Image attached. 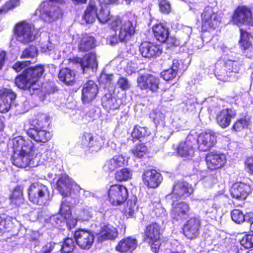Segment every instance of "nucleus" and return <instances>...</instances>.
Wrapping results in <instances>:
<instances>
[{"label": "nucleus", "mask_w": 253, "mask_h": 253, "mask_svg": "<svg viewBox=\"0 0 253 253\" xmlns=\"http://www.w3.org/2000/svg\"><path fill=\"white\" fill-rule=\"evenodd\" d=\"M137 86L142 90L156 92L159 88L160 79L151 74L140 75L137 79Z\"/></svg>", "instance_id": "11"}, {"label": "nucleus", "mask_w": 253, "mask_h": 253, "mask_svg": "<svg viewBox=\"0 0 253 253\" xmlns=\"http://www.w3.org/2000/svg\"><path fill=\"white\" fill-rule=\"evenodd\" d=\"M126 162L122 155H115L105 162L103 169L106 172H113L116 169L125 166Z\"/></svg>", "instance_id": "26"}, {"label": "nucleus", "mask_w": 253, "mask_h": 253, "mask_svg": "<svg viewBox=\"0 0 253 253\" xmlns=\"http://www.w3.org/2000/svg\"><path fill=\"white\" fill-rule=\"evenodd\" d=\"M147 151L146 146L143 143L137 144L131 150L133 155L139 158L143 157L146 154Z\"/></svg>", "instance_id": "50"}, {"label": "nucleus", "mask_w": 253, "mask_h": 253, "mask_svg": "<svg viewBox=\"0 0 253 253\" xmlns=\"http://www.w3.org/2000/svg\"><path fill=\"white\" fill-rule=\"evenodd\" d=\"M56 188L64 197L78 199L81 187L66 174L62 175L56 182Z\"/></svg>", "instance_id": "5"}, {"label": "nucleus", "mask_w": 253, "mask_h": 253, "mask_svg": "<svg viewBox=\"0 0 253 253\" xmlns=\"http://www.w3.org/2000/svg\"><path fill=\"white\" fill-rule=\"evenodd\" d=\"M60 213L59 214L62 215L65 219L69 218L71 215L70 206L69 202L66 200L62 201L59 210Z\"/></svg>", "instance_id": "53"}, {"label": "nucleus", "mask_w": 253, "mask_h": 253, "mask_svg": "<svg viewBox=\"0 0 253 253\" xmlns=\"http://www.w3.org/2000/svg\"><path fill=\"white\" fill-rule=\"evenodd\" d=\"M116 85L122 90H126L130 87V84L127 79L125 77H121L117 81Z\"/></svg>", "instance_id": "56"}, {"label": "nucleus", "mask_w": 253, "mask_h": 253, "mask_svg": "<svg viewBox=\"0 0 253 253\" xmlns=\"http://www.w3.org/2000/svg\"><path fill=\"white\" fill-rule=\"evenodd\" d=\"M79 144L85 152L89 153L97 152L102 147L100 138L89 133H84L80 136Z\"/></svg>", "instance_id": "10"}, {"label": "nucleus", "mask_w": 253, "mask_h": 253, "mask_svg": "<svg viewBox=\"0 0 253 253\" xmlns=\"http://www.w3.org/2000/svg\"><path fill=\"white\" fill-rule=\"evenodd\" d=\"M193 192L191 185L187 182H178L173 186L172 194L175 198H186L189 196Z\"/></svg>", "instance_id": "25"}, {"label": "nucleus", "mask_w": 253, "mask_h": 253, "mask_svg": "<svg viewBox=\"0 0 253 253\" xmlns=\"http://www.w3.org/2000/svg\"><path fill=\"white\" fill-rule=\"evenodd\" d=\"M118 236L117 229L110 225L104 226L99 234L98 240L102 242L106 240H113Z\"/></svg>", "instance_id": "31"}, {"label": "nucleus", "mask_w": 253, "mask_h": 253, "mask_svg": "<svg viewBox=\"0 0 253 253\" xmlns=\"http://www.w3.org/2000/svg\"><path fill=\"white\" fill-rule=\"evenodd\" d=\"M153 33L157 41L162 43L166 42L169 36L168 28L163 24H155L152 28Z\"/></svg>", "instance_id": "30"}, {"label": "nucleus", "mask_w": 253, "mask_h": 253, "mask_svg": "<svg viewBox=\"0 0 253 253\" xmlns=\"http://www.w3.org/2000/svg\"><path fill=\"white\" fill-rule=\"evenodd\" d=\"M12 218L5 214L0 215V232H4L12 227Z\"/></svg>", "instance_id": "44"}, {"label": "nucleus", "mask_w": 253, "mask_h": 253, "mask_svg": "<svg viewBox=\"0 0 253 253\" xmlns=\"http://www.w3.org/2000/svg\"><path fill=\"white\" fill-rule=\"evenodd\" d=\"M250 192L251 187L249 185L240 182L233 184L230 189L232 197L238 200L245 199Z\"/></svg>", "instance_id": "27"}, {"label": "nucleus", "mask_w": 253, "mask_h": 253, "mask_svg": "<svg viewBox=\"0 0 253 253\" xmlns=\"http://www.w3.org/2000/svg\"><path fill=\"white\" fill-rule=\"evenodd\" d=\"M137 198L135 196L131 197L127 201L126 212L128 213L130 216H133L134 212L137 211L138 207L136 205Z\"/></svg>", "instance_id": "47"}, {"label": "nucleus", "mask_w": 253, "mask_h": 253, "mask_svg": "<svg viewBox=\"0 0 253 253\" xmlns=\"http://www.w3.org/2000/svg\"><path fill=\"white\" fill-rule=\"evenodd\" d=\"M132 170L128 168H123L115 173V179L118 181H126L131 179Z\"/></svg>", "instance_id": "41"}, {"label": "nucleus", "mask_w": 253, "mask_h": 253, "mask_svg": "<svg viewBox=\"0 0 253 253\" xmlns=\"http://www.w3.org/2000/svg\"><path fill=\"white\" fill-rule=\"evenodd\" d=\"M190 207L185 202L172 204L171 211V217L177 221H183L189 216Z\"/></svg>", "instance_id": "20"}, {"label": "nucleus", "mask_w": 253, "mask_h": 253, "mask_svg": "<svg viewBox=\"0 0 253 253\" xmlns=\"http://www.w3.org/2000/svg\"><path fill=\"white\" fill-rule=\"evenodd\" d=\"M103 107L109 111L119 108L120 104L116 98L113 97L110 93H106L101 99Z\"/></svg>", "instance_id": "38"}, {"label": "nucleus", "mask_w": 253, "mask_h": 253, "mask_svg": "<svg viewBox=\"0 0 253 253\" xmlns=\"http://www.w3.org/2000/svg\"><path fill=\"white\" fill-rule=\"evenodd\" d=\"M70 63H97L96 54L91 52L86 54L83 59L75 57L69 59Z\"/></svg>", "instance_id": "39"}, {"label": "nucleus", "mask_w": 253, "mask_h": 253, "mask_svg": "<svg viewBox=\"0 0 253 253\" xmlns=\"http://www.w3.org/2000/svg\"><path fill=\"white\" fill-rule=\"evenodd\" d=\"M16 94L11 89H0V113H6L13 107H16Z\"/></svg>", "instance_id": "14"}, {"label": "nucleus", "mask_w": 253, "mask_h": 253, "mask_svg": "<svg viewBox=\"0 0 253 253\" xmlns=\"http://www.w3.org/2000/svg\"><path fill=\"white\" fill-rule=\"evenodd\" d=\"M65 218L59 214L53 215L48 218L45 219L46 224L48 226L57 227L60 224L63 223L65 221Z\"/></svg>", "instance_id": "43"}, {"label": "nucleus", "mask_w": 253, "mask_h": 253, "mask_svg": "<svg viewBox=\"0 0 253 253\" xmlns=\"http://www.w3.org/2000/svg\"><path fill=\"white\" fill-rule=\"evenodd\" d=\"M23 187L21 186H16L10 197L11 203L16 206H19L23 202Z\"/></svg>", "instance_id": "40"}, {"label": "nucleus", "mask_w": 253, "mask_h": 253, "mask_svg": "<svg viewBox=\"0 0 253 253\" xmlns=\"http://www.w3.org/2000/svg\"><path fill=\"white\" fill-rule=\"evenodd\" d=\"M232 21L238 26L243 25L253 26V18L251 9L246 6H238L234 13Z\"/></svg>", "instance_id": "12"}, {"label": "nucleus", "mask_w": 253, "mask_h": 253, "mask_svg": "<svg viewBox=\"0 0 253 253\" xmlns=\"http://www.w3.org/2000/svg\"><path fill=\"white\" fill-rule=\"evenodd\" d=\"M98 92L97 84L92 81L86 83L82 89V100L84 104H88L96 98Z\"/></svg>", "instance_id": "19"}, {"label": "nucleus", "mask_w": 253, "mask_h": 253, "mask_svg": "<svg viewBox=\"0 0 253 253\" xmlns=\"http://www.w3.org/2000/svg\"><path fill=\"white\" fill-rule=\"evenodd\" d=\"M219 206L216 203H213L212 204V207L211 209H209L206 211V215H207V217L206 218L207 220H209V219H213L215 217V214L218 209Z\"/></svg>", "instance_id": "58"}, {"label": "nucleus", "mask_w": 253, "mask_h": 253, "mask_svg": "<svg viewBox=\"0 0 253 253\" xmlns=\"http://www.w3.org/2000/svg\"><path fill=\"white\" fill-rule=\"evenodd\" d=\"M113 74H107L103 72L100 75V80L101 82H104L106 84H110L113 80Z\"/></svg>", "instance_id": "61"}, {"label": "nucleus", "mask_w": 253, "mask_h": 253, "mask_svg": "<svg viewBox=\"0 0 253 253\" xmlns=\"http://www.w3.org/2000/svg\"><path fill=\"white\" fill-rule=\"evenodd\" d=\"M20 5V0H9L0 8V13H5L8 10L13 9Z\"/></svg>", "instance_id": "52"}, {"label": "nucleus", "mask_w": 253, "mask_h": 253, "mask_svg": "<svg viewBox=\"0 0 253 253\" xmlns=\"http://www.w3.org/2000/svg\"><path fill=\"white\" fill-rule=\"evenodd\" d=\"M166 42H167V43L170 46H176L179 44L177 40L175 38L173 37H168V40H167Z\"/></svg>", "instance_id": "64"}, {"label": "nucleus", "mask_w": 253, "mask_h": 253, "mask_svg": "<svg viewBox=\"0 0 253 253\" xmlns=\"http://www.w3.org/2000/svg\"><path fill=\"white\" fill-rule=\"evenodd\" d=\"M142 180L145 185L155 188L162 182L163 178L161 174L156 170L151 169L145 171L142 175Z\"/></svg>", "instance_id": "21"}, {"label": "nucleus", "mask_w": 253, "mask_h": 253, "mask_svg": "<svg viewBox=\"0 0 253 253\" xmlns=\"http://www.w3.org/2000/svg\"><path fill=\"white\" fill-rule=\"evenodd\" d=\"M76 244L82 249H89L94 242V235L90 231L83 229L76 230L74 234Z\"/></svg>", "instance_id": "15"}, {"label": "nucleus", "mask_w": 253, "mask_h": 253, "mask_svg": "<svg viewBox=\"0 0 253 253\" xmlns=\"http://www.w3.org/2000/svg\"><path fill=\"white\" fill-rule=\"evenodd\" d=\"M29 200L38 205L48 204L52 195L50 193L48 188L40 182H34L28 189Z\"/></svg>", "instance_id": "4"}, {"label": "nucleus", "mask_w": 253, "mask_h": 253, "mask_svg": "<svg viewBox=\"0 0 253 253\" xmlns=\"http://www.w3.org/2000/svg\"><path fill=\"white\" fill-rule=\"evenodd\" d=\"M92 215V208L86 206L80 210L78 213V218L79 220H88L91 218Z\"/></svg>", "instance_id": "51"}, {"label": "nucleus", "mask_w": 253, "mask_h": 253, "mask_svg": "<svg viewBox=\"0 0 253 253\" xmlns=\"http://www.w3.org/2000/svg\"><path fill=\"white\" fill-rule=\"evenodd\" d=\"M75 247V244L72 238H66L62 246L61 252L62 253H69L72 252Z\"/></svg>", "instance_id": "49"}, {"label": "nucleus", "mask_w": 253, "mask_h": 253, "mask_svg": "<svg viewBox=\"0 0 253 253\" xmlns=\"http://www.w3.org/2000/svg\"><path fill=\"white\" fill-rule=\"evenodd\" d=\"M201 225V221L199 217H191L183 226V233L188 239L195 238L199 234Z\"/></svg>", "instance_id": "17"}, {"label": "nucleus", "mask_w": 253, "mask_h": 253, "mask_svg": "<svg viewBox=\"0 0 253 253\" xmlns=\"http://www.w3.org/2000/svg\"><path fill=\"white\" fill-rule=\"evenodd\" d=\"M246 164L248 171L253 174V156L247 159Z\"/></svg>", "instance_id": "63"}, {"label": "nucleus", "mask_w": 253, "mask_h": 253, "mask_svg": "<svg viewBox=\"0 0 253 253\" xmlns=\"http://www.w3.org/2000/svg\"><path fill=\"white\" fill-rule=\"evenodd\" d=\"M150 118L153 120L156 126H165V115L159 110H153L150 113Z\"/></svg>", "instance_id": "42"}, {"label": "nucleus", "mask_w": 253, "mask_h": 253, "mask_svg": "<svg viewBox=\"0 0 253 253\" xmlns=\"http://www.w3.org/2000/svg\"><path fill=\"white\" fill-rule=\"evenodd\" d=\"M137 242L135 239L127 237L121 240L116 247V250L121 253H132L136 249Z\"/></svg>", "instance_id": "29"}, {"label": "nucleus", "mask_w": 253, "mask_h": 253, "mask_svg": "<svg viewBox=\"0 0 253 253\" xmlns=\"http://www.w3.org/2000/svg\"><path fill=\"white\" fill-rule=\"evenodd\" d=\"M240 244L246 249L253 247V234L244 236L240 241Z\"/></svg>", "instance_id": "55"}, {"label": "nucleus", "mask_w": 253, "mask_h": 253, "mask_svg": "<svg viewBox=\"0 0 253 253\" xmlns=\"http://www.w3.org/2000/svg\"><path fill=\"white\" fill-rule=\"evenodd\" d=\"M95 46V41L94 37L87 34L84 35L80 39L78 49L81 51H86Z\"/></svg>", "instance_id": "33"}, {"label": "nucleus", "mask_w": 253, "mask_h": 253, "mask_svg": "<svg viewBox=\"0 0 253 253\" xmlns=\"http://www.w3.org/2000/svg\"><path fill=\"white\" fill-rule=\"evenodd\" d=\"M177 65L173 64L170 68L162 72L161 76L165 80L167 81H170L175 77L177 74Z\"/></svg>", "instance_id": "48"}, {"label": "nucleus", "mask_w": 253, "mask_h": 253, "mask_svg": "<svg viewBox=\"0 0 253 253\" xmlns=\"http://www.w3.org/2000/svg\"><path fill=\"white\" fill-rule=\"evenodd\" d=\"M202 29L205 31L214 29L220 23L221 17L211 7H206L201 15Z\"/></svg>", "instance_id": "9"}, {"label": "nucleus", "mask_w": 253, "mask_h": 253, "mask_svg": "<svg viewBox=\"0 0 253 253\" xmlns=\"http://www.w3.org/2000/svg\"><path fill=\"white\" fill-rule=\"evenodd\" d=\"M108 200L111 204L117 206L123 204L128 197L127 190L123 185H112L108 191Z\"/></svg>", "instance_id": "13"}, {"label": "nucleus", "mask_w": 253, "mask_h": 253, "mask_svg": "<svg viewBox=\"0 0 253 253\" xmlns=\"http://www.w3.org/2000/svg\"><path fill=\"white\" fill-rule=\"evenodd\" d=\"M96 18L103 24L111 20V29L115 32L107 39V42L111 45H115L120 42H125L135 32V27L131 21L129 20H122L119 17H113L111 19L110 10L102 7L98 13L97 12Z\"/></svg>", "instance_id": "1"}, {"label": "nucleus", "mask_w": 253, "mask_h": 253, "mask_svg": "<svg viewBox=\"0 0 253 253\" xmlns=\"http://www.w3.org/2000/svg\"><path fill=\"white\" fill-rule=\"evenodd\" d=\"M38 50L34 46H30L26 48L21 55V58H34L37 56Z\"/></svg>", "instance_id": "54"}, {"label": "nucleus", "mask_w": 253, "mask_h": 253, "mask_svg": "<svg viewBox=\"0 0 253 253\" xmlns=\"http://www.w3.org/2000/svg\"><path fill=\"white\" fill-rule=\"evenodd\" d=\"M13 155L12 158L14 165L19 168L34 167L38 164L36 150L31 140L17 136L13 139Z\"/></svg>", "instance_id": "2"}, {"label": "nucleus", "mask_w": 253, "mask_h": 253, "mask_svg": "<svg viewBox=\"0 0 253 253\" xmlns=\"http://www.w3.org/2000/svg\"><path fill=\"white\" fill-rule=\"evenodd\" d=\"M54 243H48L42 247L39 253H50L54 248Z\"/></svg>", "instance_id": "62"}, {"label": "nucleus", "mask_w": 253, "mask_h": 253, "mask_svg": "<svg viewBox=\"0 0 253 253\" xmlns=\"http://www.w3.org/2000/svg\"><path fill=\"white\" fill-rule=\"evenodd\" d=\"M150 133V131L146 127L136 126L134 127L131 135L133 138L140 139L148 136Z\"/></svg>", "instance_id": "46"}, {"label": "nucleus", "mask_w": 253, "mask_h": 253, "mask_svg": "<svg viewBox=\"0 0 253 253\" xmlns=\"http://www.w3.org/2000/svg\"><path fill=\"white\" fill-rule=\"evenodd\" d=\"M49 116L46 114L39 113L30 122V128H43L49 124Z\"/></svg>", "instance_id": "35"}, {"label": "nucleus", "mask_w": 253, "mask_h": 253, "mask_svg": "<svg viewBox=\"0 0 253 253\" xmlns=\"http://www.w3.org/2000/svg\"><path fill=\"white\" fill-rule=\"evenodd\" d=\"M28 135L35 141L39 143H45L51 138V133L42 128H29L27 131Z\"/></svg>", "instance_id": "23"}, {"label": "nucleus", "mask_w": 253, "mask_h": 253, "mask_svg": "<svg viewBox=\"0 0 253 253\" xmlns=\"http://www.w3.org/2000/svg\"><path fill=\"white\" fill-rule=\"evenodd\" d=\"M28 65L13 64L12 68L17 73L22 72V74L15 79L16 85L20 89L27 90L30 94L33 95L38 93L41 89V85L37 83L43 74L44 69L41 64L34 68L29 67Z\"/></svg>", "instance_id": "3"}, {"label": "nucleus", "mask_w": 253, "mask_h": 253, "mask_svg": "<svg viewBox=\"0 0 253 253\" xmlns=\"http://www.w3.org/2000/svg\"><path fill=\"white\" fill-rule=\"evenodd\" d=\"M97 9L95 1H90L83 16V19L86 23H93L96 18Z\"/></svg>", "instance_id": "37"}, {"label": "nucleus", "mask_w": 253, "mask_h": 253, "mask_svg": "<svg viewBox=\"0 0 253 253\" xmlns=\"http://www.w3.org/2000/svg\"><path fill=\"white\" fill-rule=\"evenodd\" d=\"M139 50L142 56L145 58L159 56L162 52L159 45L148 42H142L139 46Z\"/></svg>", "instance_id": "22"}, {"label": "nucleus", "mask_w": 253, "mask_h": 253, "mask_svg": "<svg viewBox=\"0 0 253 253\" xmlns=\"http://www.w3.org/2000/svg\"><path fill=\"white\" fill-rule=\"evenodd\" d=\"M160 226L157 223H152L148 225L145 230V241L148 243L152 251L158 253L161 245Z\"/></svg>", "instance_id": "8"}, {"label": "nucleus", "mask_w": 253, "mask_h": 253, "mask_svg": "<svg viewBox=\"0 0 253 253\" xmlns=\"http://www.w3.org/2000/svg\"><path fill=\"white\" fill-rule=\"evenodd\" d=\"M16 41L23 44H27L35 40L36 32L34 26L25 21L18 23L14 29Z\"/></svg>", "instance_id": "6"}, {"label": "nucleus", "mask_w": 253, "mask_h": 253, "mask_svg": "<svg viewBox=\"0 0 253 253\" xmlns=\"http://www.w3.org/2000/svg\"><path fill=\"white\" fill-rule=\"evenodd\" d=\"M160 11L164 13H168L170 10V5L169 3L166 0H162L159 4Z\"/></svg>", "instance_id": "60"}, {"label": "nucleus", "mask_w": 253, "mask_h": 253, "mask_svg": "<svg viewBox=\"0 0 253 253\" xmlns=\"http://www.w3.org/2000/svg\"><path fill=\"white\" fill-rule=\"evenodd\" d=\"M206 163L208 168L215 170L222 168L226 163V156L221 153L211 152L207 154Z\"/></svg>", "instance_id": "18"}, {"label": "nucleus", "mask_w": 253, "mask_h": 253, "mask_svg": "<svg viewBox=\"0 0 253 253\" xmlns=\"http://www.w3.org/2000/svg\"><path fill=\"white\" fill-rule=\"evenodd\" d=\"M152 212L157 217L163 216L166 214L165 210L162 207L159 202L156 203V205L154 206Z\"/></svg>", "instance_id": "57"}, {"label": "nucleus", "mask_w": 253, "mask_h": 253, "mask_svg": "<svg viewBox=\"0 0 253 253\" xmlns=\"http://www.w3.org/2000/svg\"><path fill=\"white\" fill-rule=\"evenodd\" d=\"M41 51L42 52L48 53L50 55L52 52H54V45L49 42L42 43L41 45Z\"/></svg>", "instance_id": "59"}, {"label": "nucleus", "mask_w": 253, "mask_h": 253, "mask_svg": "<svg viewBox=\"0 0 253 253\" xmlns=\"http://www.w3.org/2000/svg\"><path fill=\"white\" fill-rule=\"evenodd\" d=\"M198 149L206 152L214 146L216 143V137L212 131H205L200 133L197 137Z\"/></svg>", "instance_id": "16"}, {"label": "nucleus", "mask_w": 253, "mask_h": 253, "mask_svg": "<svg viewBox=\"0 0 253 253\" xmlns=\"http://www.w3.org/2000/svg\"><path fill=\"white\" fill-rule=\"evenodd\" d=\"M231 216L234 222L240 224L244 221L247 222V220H252L253 218V213L250 212L244 214L241 210L234 209L231 212Z\"/></svg>", "instance_id": "36"}, {"label": "nucleus", "mask_w": 253, "mask_h": 253, "mask_svg": "<svg viewBox=\"0 0 253 253\" xmlns=\"http://www.w3.org/2000/svg\"><path fill=\"white\" fill-rule=\"evenodd\" d=\"M58 78L65 84L72 85L75 82V73L74 71L69 68H63L60 70Z\"/></svg>", "instance_id": "34"}, {"label": "nucleus", "mask_w": 253, "mask_h": 253, "mask_svg": "<svg viewBox=\"0 0 253 253\" xmlns=\"http://www.w3.org/2000/svg\"><path fill=\"white\" fill-rule=\"evenodd\" d=\"M253 37L251 34L246 31L240 29V40L239 44L242 49L250 50L253 54L249 55V58L253 57V47H252V40Z\"/></svg>", "instance_id": "32"}, {"label": "nucleus", "mask_w": 253, "mask_h": 253, "mask_svg": "<svg viewBox=\"0 0 253 253\" xmlns=\"http://www.w3.org/2000/svg\"><path fill=\"white\" fill-rule=\"evenodd\" d=\"M250 124V119L246 117L243 119H239L232 126V130L235 131H241L244 129L247 128Z\"/></svg>", "instance_id": "45"}, {"label": "nucleus", "mask_w": 253, "mask_h": 253, "mask_svg": "<svg viewBox=\"0 0 253 253\" xmlns=\"http://www.w3.org/2000/svg\"><path fill=\"white\" fill-rule=\"evenodd\" d=\"M236 116L235 111L232 109H226L220 111L216 116V122L222 128L227 127L230 124L231 120Z\"/></svg>", "instance_id": "28"}, {"label": "nucleus", "mask_w": 253, "mask_h": 253, "mask_svg": "<svg viewBox=\"0 0 253 253\" xmlns=\"http://www.w3.org/2000/svg\"><path fill=\"white\" fill-rule=\"evenodd\" d=\"M176 152L180 156L187 159L194 156L195 149L193 147V142L191 141L189 136L187 137L185 141L179 144L176 148Z\"/></svg>", "instance_id": "24"}, {"label": "nucleus", "mask_w": 253, "mask_h": 253, "mask_svg": "<svg viewBox=\"0 0 253 253\" xmlns=\"http://www.w3.org/2000/svg\"><path fill=\"white\" fill-rule=\"evenodd\" d=\"M40 12L41 18L45 22L51 23L61 17L62 12L57 6L50 3V1H43L40 5L39 9L36 11Z\"/></svg>", "instance_id": "7"}]
</instances>
